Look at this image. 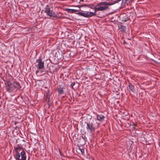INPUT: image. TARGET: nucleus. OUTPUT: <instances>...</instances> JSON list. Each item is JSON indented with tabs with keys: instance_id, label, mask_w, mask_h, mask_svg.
I'll use <instances>...</instances> for the list:
<instances>
[{
	"instance_id": "72a5a7b5",
	"label": "nucleus",
	"mask_w": 160,
	"mask_h": 160,
	"mask_svg": "<svg viewBox=\"0 0 160 160\" xmlns=\"http://www.w3.org/2000/svg\"><path fill=\"white\" fill-rule=\"evenodd\" d=\"M17 128V127H15V129H16Z\"/></svg>"
},
{
	"instance_id": "ddd939ff",
	"label": "nucleus",
	"mask_w": 160,
	"mask_h": 160,
	"mask_svg": "<svg viewBox=\"0 0 160 160\" xmlns=\"http://www.w3.org/2000/svg\"><path fill=\"white\" fill-rule=\"evenodd\" d=\"M128 87L129 89L132 92H133L134 91V87L132 85V83H129L128 85Z\"/></svg>"
},
{
	"instance_id": "393cba45",
	"label": "nucleus",
	"mask_w": 160,
	"mask_h": 160,
	"mask_svg": "<svg viewBox=\"0 0 160 160\" xmlns=\"http://www.w3.org/2000/svg\"><path fill=\"white\" fill-rule=\"evenodd\" d=\"M69 100L70 101H71V100L72 99V98L71 97L70 98H69Z\"/></svg>"
},
{
	"instance_id": "b1692460",
	"label": "nucleus",
	"mask_w": 160,
	"mask_h": 160,
	"mask_svg": "<svg viewBox=\"0 0 160 160\" xmlns=\"http://www.w3.org/2000/svg\"><path fill=\"white\" fill-rule=\"evenodd\" d=\"M128 124L129 125V126H130V127L131 126H132V124H131V122H130V124H129L128 123Z\"/></svg>"
},
{
	"instance_id": "bb28decb",
	"label": "nucleus",
	"mask_w": 160,
	"mask_h": 160,
	"mask_svg": "<svg viewBox=\"0 0 160 160\" xmlns=\"http://www.w3.org/2000/svg\"><path fill=\"white\" fill-rule=\"evenodd\" d=\"M83 1H84V0H80V2H83Z\"/></svg>"
},
{
	"instance_id": "0eeeda50",
	"label": "nucleus",
	"mask_w": 160,
	"mask_h": 160,
	"mask_svg": "<svg viewBox=\"0 0 160 160\" xmlns=\"http://www.w3.org/2000/svg\"><path fill=\"white\" fill-rule=\"evenodd\" d=\"M46 95L45 96V100L47 102V104L48 105V107H49L51 104L52 102L50 100V90L48 89L47 91H46Z\"/></svg>"
},
{
	"instance_id": "9d476101",
	"label": "nucleus",
	"mask_w": 160,
	"mask_h": 160,
	"mask_svg": "<svg viewBox=\"0 0 160 160\" xmlns=\"http://www.w3.org/2000/svg\"><path fill=\"white\" fill-rule=\"evenodd\" d=\"M104 116L102 115H98L97 116L96 119L97 120H98L100 122H102L104 120Z\"/></svg>"
},
{
	"instance_id": "5701e85b",
	"label": "nucleus",
	"mask_w": 160,
	"mask_h": 160,
	"mask_svg": "<svg viewBox=\"0 0 160 160\" xmlns=\"http://www.w3.org/2000/svg\"><path fill=\"white\" fill-rule=\"evenodd\" d=\"M134 0H129V2H132Z\"/></svg>"
},
{
	"instance_id": "473e14b6",
	"label": "nucleus",
	"mask_w": 160,
	"mask_h": 160,
	"mask_svg": "<svg viewBox=\"0 0 160 160\" xmlns=\"http://www.w3.org/2000/svg\"><path fill=\"white\" fill-rule=\"evenodd\" d=\"M29 158H30L29 157H28V160H29Z\"/></svg>"
},
{
	"instance_id": "aec40b11",
	"label": "nucleus",
	"mask_w": 160,
	"mask_h": 160,
	"mask_svg": "<svg viewBox=\"0 0 160 160\" xmlns=\"http://www.w3.org/2000/svg\"><path fill=\"white\" fill-rule=\"evenodd\" d=\"M88 5H85V4H83L82 5V7H88Z\"/></svg>"
},
{
	"instance_id": "f3484780",
	"label": "nucleus",
	"mask_w": 160,
	"mask_h": 160,
	"mask_svg": "<svg viewBox=\"0 0 160 160\" xmlns=\"http://www.w3.org/2000/svg\"><path fill=\"white\" fill-rule=\"evenodd\" d=\"M75 82H72L70 86H71V87L73 89H74L73 88V87L75 85Z\"/></svg>"
},
{
	"instance_id": "cd10ccee",
	"label": "nucleus",
	"mask_w": 160,
	"mask_h": 160,
	"mask_svg": "<svg viewBox=\"0 0 160 160\" xmlns=\"http://www.w3.org/2000/svg\"><path fill=\"white\" fill-rule=\"evenodd\" d=\"M17 123H18V122H15L14 123L15 124H16Z\"/></svg>"
},
{
	"instance_id": "f03ea898",
	"label": "nucleus",
	"mask_w": 160,
	"mask_h": 160,
	"mask_svg": "<svg viewBox=\"0 0 160 160\" xmlns=\"http://www.w3.org/2000/svg\"><path fill=\"white\" fill-rule=\"evenodd\" d=\"M6 90L8 92H12L14 91L19 90L21 88L20 83L18 81H14L12 82L6 78L3 79Z\"/></svg>"
},
{
	"instance_id": "7ed1b4c3",
	"label": "nucleus",
	"mask_w": 160,
	"mask_h": 160,
	"mask_svg": "<svg viewBox=\"0 0 160 160\" xmlns=\"http://www.w3.org/2000/svg\"><path fill=\"white\" fill-rule=\"evenodd\" d=\"M44 12L46 13L47 15L51 17H52L55 19H58L60 18L62 15L61 13L58 12L55 13L53 11V8H51L48 6L47 5L46 6L45 10Z\"/></svg>"
},
{
	"instance_id": "412c9836",
	"label": "nucleus",
	"mask_w": 160,
	"mask_h": 160,
	"mask_svg": "<svg viewBox=\"0 0 160 160\" xmlns=\"http://www.w3.org/2000/svg\"><path fill=\"white\" fill-rule=\"evenodd\" d=\"M76 7H77L79 8H80L81 7H82V5H78L76 6Z\"/></svg>"
},
{
	"instance_id": "4468645a",
	"label": "nucleus",
	"mask_w": 160,
	"mask_h": 160,
	"mask_svg": "<svg viewBox=\"0 0 160 160\" xmlns=\"http://www.w3.org/2000/svg\"><path fill=\"white\" fill-rule=\"evenodd\" d=\"M121 31L122 32H125L126 30V27L125 26L123 25H121L120 26Z\"/></svg>"
},
{
	"instance_id": "2eb2a0df",
	"label": "nucleus",
	"mask_w": 160,
	"mask_h": 160,
	"mask_svg": "<svg viewBox=\"0 0 160 160\" xmlns=\"http://www.w3.org/2000/svg\"><path fill=\"white\" fill-rule=\"evenodd\" d=\"M79 150L81 152L82 154H84V148H83V147L81 148L79 147Z\"/></svg>"
},
{
	"instance_id": "9b49d317",
	"label": "nucleus",
	"mask_w": 160,
	"mask_h": 160,
	"mask_svg": "<svg viewBox=\"0 0 160 160\" xmlns=\"http://www.w3.org/2000/svg\"><path fill=\"white\" fill-rule=\"evenodd\" d=\"M64 89H65V88H63L59 87L58 90V94L60 95L63 94L64 93Z\"/></svg>"
},
{
	"instance_id": "2f4dec72",
	"label": "nucleus",
	"mask_w": 160,
	"mask_h": 160,
	"mask_svg": "<svg viewBox=\"0 0 160 160\" xmlns=\"http://www.w3.org/2000/svg\"><path fill=\"white\" fill-rule=\"evenodd\" d=\"M18 142H17V140L16 141V143H17Z\"/></svg>"
},
{
	"instance_id": "39448f33",
	"label": "nucleus",
	"mask_w": 160,
	"mask_h": 160,
	"mask_svg": "<svg viewBox=\"0 0 160 160\" xmlns=\"http://www.w3.org/2000/svg\"><path fill=\"white\" fill-rule=\"evenodd\" d=\"M85 123L87 124L86 128L88 131L91 132H94L95 131V128L92 123L89 122H85Z\"/></svg>"
},
{
	"instance_id": "c85d7f7f",
	"label": "nucleus",
	"mask_w": 160,
	"mask_h": 160,
	"mask_svg": "<svg viewBox=\"0 0 160 160\" xmlns=\"http://www.w3.org/2000/svg\"><path fill=\"white\" fill-rule=\"evenodd\" d=\"M127 21V20H125V19L124 20H123V21Z\"/></svg>"
},
{
	"instance_id": "6ab92c4d",
	"label": "nucleus",
	"mask_w": 160,
	"mask_h": 160,
	"mask_svg": "<svg viewBox=\"0 0 160 160\" xmlns=\"http://www.w3.org/2000/svg\"><path fill=\"white\" fill-rule=\"evenodd\" d=\"M69 55H70V56H72H72H74V53H73V51H71V52H70V54H69Z\"/></svg>"
},
{
	"instance_id": "dca6fc26",
	"label": "nucleus",
	"mask_w": 160,
	"mask_h": 160,
	"mask_svg": "<svg viewBox=\"0 0 160 160\" xmlns=\"http://www.w3.org/2000/svg\"><path fill=\"white\" fill-rule=\"evenodd\" d=\"M132 123L133 124V125H132V126H133L132 128L134 130L137 129V127H137V125L136 124L133 123V122H132Z\"/></svg>"
},
{
	"instance_id": "1a4fd4ad",
	"label": "nucleus",
	"mask_w": 160,
	"mask_h": 160,
	"mask_svg": "<svg viewBox=\"0 0 160 160\" xmlns=\"http://www.w3.org/2000/svg\"><path fill=\"white\" fill-rule=\"evenodd\" d=\"M14 150L16 152V154H17L18 152H19L21 150H22L23 149L21 146L19 144H18L17 145V147H15Z\"/></svg>"
},
{
	"instance_id": "a878e982",
	"label": "nucleus",
	"mask_w": 160,
	"mask_h": 160,
	"mask_svg": "<svg viewBox=\"0 0 160 160\" xmlns=\"http://www.w3.org/2000/svg\"><path fill=\"white\" fill-rule=\"evenodd\" d=\"M60 155H61V156H63V154H62V152H60Z\"/></svg>"
},
{
	"instance_id": "f257e3e1",
	"label": "nucleus",
	"mask_w": 160,
	"mask_h": 160,
	"mask_svg": "<svg viewBox=\"0 0 160 160\" xmlns=\"http://www.w3.org/2000/svg\"><path fill=\"white\" fill-rule=\"evenodd\" d=\"M121 0H116L114 1L113 2H101L98 3L97 5H94L92 4H88V7L91 9H93L94 12H90L83 11H81V12L76 13L79 16H82L86 18H89L92 16H96L97 14L99 15L98 13L97 12L98 11H103L108 9L109 6L112 5L114 4L119 2Z\"/></svg>"
},
{
	"instance_id": "f8f14e48",
	"label": "nucleus",
	"mask_w": 160,
	"mask_h": 160,
	"mask_svg": "<svg viewBox=\"0 0 160 160\" xmlns=\"http://www.w3.org/2000/svg\"><path fill=\"white\" fill-rule=\"evenodd\" d=\"M65 11L68 12L70 13H75L76 12H78L79 11L78 10H77L68 8H66L65 9Z\"/></svg>"
},
{
	"instance_id": "4be33fe9",
	"label": "nucleus",
	"mask_w": 160,
	"mask_h": 160,
	"mask_svg": "<svg viewBox=\"0 0 160 160\" xmlns=\"http://www.w3.org/2000/svg\"><path fill=\"white\" fill-rule=\"evenodd\" d=\"M123 44H127V42H126L124 40L123 41Z\"/></svg>"
},
{
	"instance_id": "20e7f679",
	"label": "nucleus",
	"mask_w": 160,
	"mask_h": 160,
	"mask_svg": "<svg viewBox=\"0 0 160 160\" xmlns=\"http://www.w3.org/2000/svg\"><path fill=\"white\" fill-rule=\"evenodd\" d=\"M14 157L16 160H26V153L24 150H23L20 153L19 152L16 154Z\"/></svg>"
},
{
	"instance_id": "6e6552de",
	"label": "nucleus",
	"mask_w": 160,
	"mask_h": 160,
	"mask_svg": "<svg viewBox=\"0 0 160 160\" xmlns=\"http://www.w3.org/2000/svg\"><path fill=\"white\" fill-rule=\"evenodd\" d=\"M58 66L56 64H52L49 66V70L51 73L55 72L57 70Z\"/></svg>"
},
{
	"instance_id": "423d86ee",
	"label": "nucleus",
	"mask_w": 160,
	"mask_h": 160,
	"mask_svg": "<svg viewBox=\"0 0 160 160\" xmlns=\"http://www.w3.org/2000/svg\"><path fill=\"white\" fill-rule=\"evenodd\" d=\"M36 62L38 63V65L37 66L38 68L39 69H42L44 68V63L41 58H39L37 60Z\"/></svg>"
},
{
	"instance_id": "c756f323",
	"label": "nucleus",
	"mask_w": 160,
	"mask_h": 160,
	"mask_svg": "<svg viewBox=\"0 0 160 160\" xmlns=\"http://www.w3.org/2000/svg\"><path fill=\"white\" fill-rule=\"evenodd\" d=\"M59 152L60 153V152H61V151H60V150L59 149Z\"/></svg>"
},
{
	"instance_id": "a211bd4d",
	"label": "nucleus",
	"mask_w": 160,
	"mask_h": 160,
	"mask_svg": "<svg viewBox=\"0 0 160 160\" xmlns=\"http://www.w3.org/2000/svg\"><path fill=\"white\" fill-rule=\"evenodd\" d=\"M128 1H129V0H122L121 2V3L122 4H125L126 3V2Z\"/></svg>"
},
{
	"instance_id": "7c9ffc66",
	"label": "nucleus",
	"mask_w": 160,
	"mask_h": 160,
	"mask_svg": "<svg viewBox=\"0 0 160 160\" xmlns=\"http://www.w3.org/2000/svg\"><path fill=\"white\" fill-rule=\"evenodd\" d=\"M66 57V56L65 55H64L63 56V57L64 58V57Z\"/></svg>"
}]
</instances>
